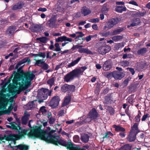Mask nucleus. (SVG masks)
Masks as SVG:
<instances>
[{
	"label": "nucleus",
	"mask_w": 150,
	"mask_h": 150,
	"mask_svg": "<svg viewBox=\"0 0 150 150\" xmlns=\"http://www.w3.org/2000/svg\"><path fill=\"white\" fill-rule=\"evenodd\" d=\"M25 76V81L20 74H16L15 76L13 82L16 86L12 91L15 94H19L22 91L28 88L31 84V81L35 77V75L33 74L28 72L26 73Z\"/></svg>",
	"instance_id": "nucleus-1"
},
{
	"label": "nucleus",
	"mask_w": 150,
	"mask_h": 150,
	"mask_svg": "<svg viewBox=\"0 0 150 150\" xmlns=\"http://www.w3.org/2000/svg\"><path fill=\"white\" fill-rule=\"evenodd\" d=\"M87 69V67L83 66L80 68L74 69L65 76L64 81L68 82L73 80L75 77H79L82 75L84 71Z\"/></svg>",
	"instance_id": "nucleus-2"
},
{
	"label": "nucleus",
	"mask_w": 150,
	"mask_h": 150,
	"mask_svg": "<svg viewBox=\"0 0 150 150\" xmlns=\"http://www.w3.org/2000/svg\"><path fill=\"white\" fill-rule=\"evenodd\" d=\"M11 136V138L8 141V143L11 147L13 149V150H27L28 149V146L23 145L20 144L18 146H15L16 138L12 134H9Z\"/></svg>",
	"instance_id": "nucleus-3"
},
{
	"label": "nucleus",
	"mask_w": 150,
	"mask_h": 150,
	"mask_svg": "<svg viewBox=\"0 0 150 150\" xmlns=\"http://www.w3.org/2000/svg\"><path fill=\"white\" fill-rule=\"evenodd\" d=\"M10 95L8 93L6 94H4L2 93H0L1 99L0 100V109L4 110L6 109L8 101V98Z\"/></svg>",
	"instance_id": "nucleus-4"
},
{
	"label": "nucleus",
	"mask_w": 150,
	"mask_h": 150,
	"mask_svg": "<svg viewBox=\"0 0 150 150\" xmlns=\"http://www.w3.org/2000/svg\"><path fill=\"white\" fill-rule=\"evenodd\" d=\"M47 89L41 88L38 90V102L39 103L44 102V100L48 97Z\"/></svg>",
	"instance_id": "nucleus-5"
},
{
	"label": "nucleus",
	"mask_w": 150,
	"mask_h": 150,
	"mask_svg": "<svg viewBox=\"0 0 150 150\" xmlns=\"http://www.w3.org/2000/svg\"><path fill=\"white\" fill-rule=\"evenodd\" d=\"M118 21V19L117 18H112L109 20L106 23V25L105 27L108 28L110 29L117 24Z\"/></svg>",
	"instance_id": "nucleus-6"
},
{
	"label": "nucleus",
	"mask_w": 150,
	"mask_h": 150,
	"mask_svg": "<svg viewBox=\"0 0 150 150\" xmlns=\"http://www.w3.org/2000/svg\"><path fill=\"white\" fill-rule=\"evenodd\" d=\"M111 47L109 46H100L98 49V52L101 54L103 55L110 50Z\"/></svg>",
	"instance_id": "nucleus-7"
},
{
	"label": "nucleus",
	"mask_w": 150,
	"mask_h": 150,
	"mask_svg": "<svg viewBox=\"0 0 150 150\" xmlns=\"http://www.w3.org/2000/svg\"><path fill=\"white\" fill-rule=\"evenodd\" d=\"M60 100L58 96H54L51 100L50 105L52 108H55L58 105Z\"/></svg>",
	"instance_id": "nucleus-8"
},
{
	"label": "nucleus",
	"mask_w": 150,
	"mask_h": 150,
	"mask_svg": "<svg viewBox=\"0 0 150 150\" xmlns=\"http://www.w3.org/2000/svg\"><path fill=\"white\" fill-rule=\"evenodd\" d=\"M28 135L30 137L35 138L38 137V127L33 126V129L28 132Z\"/></svg>",
	"instance_id": "nucleus-9"
},
{
	"label": "nucleus",
	"mask_w": 150,
	"mask_h": 150,
	"mask_svg": "<svg viewBox=\"0 0 150 150\" xmlns=\"http://www.w3.org/2000/svg\"><path fill=\"white\" fill-rule=\"evenodd\" d=\"M88 114L92 119V120L95 121H96L97 118L99 117V114L96 109L94 108H93L90 111Z\"/></svg>",
	"instance_id": "nucleus-10"
},
{
	"label": "nucleus",
	"mask_w": 150,
	"mask_h": 150,
	"mask_svg": "<svg viewBox=\"0 0 150 150\" xmlns=\"http://www.w3.org/2000/svg\"><path fill=\"white\" fill-rule=\"evenodd\" d=\"M112 62L110 60L106 61L103 64V69L105 71H108L112 67Z\"/></svg>",
	"instance_id": "nucleus-11"
},
{
	"label": "nucleus",
	"mask_w": 150,
	"mask_h": 150,
	"mask_svg": "<svg viewBox=\"0 0 150 150\" xmlns=\"http://www.w3.org/2000/svg\"><path fill=\"white\" fill-rule=\"evenodd\" d=\"M124 76V74L117 71L112 72V76L115 79H121Z\"/></svg>",
	"instance_id": "nucleus-12"
},
{
	"label": "nucleus",
	"mask_w": 150,
	"mask_h": 150,
	"mask_svg": "<svg viewBox=\"0 0 150 150\" xmlns=\"http://www.w3.org/2000/svg\"><path fill=\"white\" fill-rule=\"evenodd\" d=\"M137 134L131 132L127 138V141L130 142H134L136 139Z\"/></svg>",
	"instance_id": "nucleus-13"
},
{
	"label": "nucleus",
	"mask_w": 150,
	"mask_h": 150,
	"mask_svg": "<svg viewBox=\"0 0 150 150\" xmlns=\"http://www.w3.org/2000/svg\"><path fill=\"white\" fill-rule=\"evenodd\" d=\"M16 29V28L15 26H9L6 31V34L8 36L12 35Z\"/></svg>",
	"instance_id": "nucleus-14"
},
{
	"label": "nucleus",
	"mask_w": 150,
	"mask_h": 150,
	"mask_svg": "<svg viewBox=\"0 0 150 150\" xmlns=\"http://www.w3.org/2000/svg\"><path fill=\"white\" fill-rule=\"evenodd\" d=\"M26 62H27L28 64H29L30 62V60L28 57H25L21 61L19 62L16 65V68L18 69L20 66Z\"/></svg>",
	"instance_id": "nucleus-15"
},
{
	"label": "nucleus",
	"mask_w": 150,
	"mask_h": 150,
	"mask_svg": "<svg viewBox=\"0 0 150 150\" xmlns=\"http://www.w3.org/2000/svg\"><path fill=\"white\" fill-rule=\"evenodd\" d=\"M140 22V20L139 18H134L132 20V23L130 25L127 26V28H129L131 26L133 27L139 25Z\"/></svg>",
	"instance_id": "nucleus-16"
},
{
	"label": "nucleus",
	"mask_w": 150,
	"mask_h": 150,
	"mask_svg": "<svg viewBox=\"0 0 150 150\" xmlns=\"http://www.w3.org/2000/svg\"><path fill=\"white\" fill-rule=\"evenodd\" d=\"M81 12L84 16H86L90 13L91 11L88 8L84 6L81 9Z\"/></svg>",
	"instance_id": "nucleus-17"
},
{
	"label": "nucleus",
	"mask_w": 150,
	"mask_h": 150,
	"mask_svg": "<svg viewBox=\"0 0 150 150\" xmlns=\"http://www.w3.org/2000/svg\"><path fill=\"white\" fill-rule=\"evenodd\" d=\"M78 51L81 53H86L87 54H92L93 53L87 48H79Z\"/></svg>",
	"instance_id": "nucleus-18"
},
{
	"label": "nucleus",
	"mask_w": 150,
	"mask_h": 150,
	"mask_svg": "<svg viewBox=\"0 0 150 150\" xmlns=\"http://www.w3.org/2000/svg\"><path fill=\"white\" fill-rule=\"evenodd\" d=\"M34 101L28 103L26 105L24 106V108L27 110L31 109L35 107V105L34 104Z\"/></svg>",
	"instance_id": "nucleus-19"
},
{
	"label": "nucleus",
	"mask_w": 150,
	"mask_h": 150,
	"mask_svg": "<svg viewBox=\"0 0 150 150\" xmlns=\"http://www.w3.org/2000/svg\"><path fill=\"white\" fill-rule=\"evenodd\" d=\"M11 136L9 135H2L0 136V140L3 142H5L6 141H8L11 139Z\"/></svg>",
	"instance_id": "nucleus-20"
},
{
	"label": "nucleus",
	"mask_w": 150,
	"mask_h": 150,
	"mask_svg": "<svg viewBox=\"0 0 150 150\" xmlns=\"http://www.w3.org/2000/svg\"><path fill=\"white\" fill-rule=\"evenodd\" d=\"M89 136L87 134H84L81 136V139L84 143H87L89 140Z\"/></svg>",
	"instance_id": "nucleus-21"
},
{
	"label": "nucleus",
	"mask_w": 150,
	"mask_h": 150,
	"mask_svg": "<svg viewBox=\"0 0 150 150\" xmlns=\"http://www.w3.org/2000/svg\"><path fill=\"white\" fill-rule=\"evenodd\" d=\"M71 100V96L69 95H68L65 98L64 103L62 104V106H64L68 105Z\"/></svg>",
	"instance_id": "nucleus-22"
},
{
	"label": "nucleus",
	"mask_w": 150,
	"mask_h": 150,
	"mask_svg": "<svg viewBox=\"0 0 150 150\" xmlns=\"http://www.w3.org/2000/svg\"><path fill=\"white\" fill-rule=\"evenodd\" d=\"M126 8L125 6H117L115 9V10L118 12L122 13L123 11H125Z\"/></svg>",
	"instance_id": "nucleus-23"
},
{
	"label": "nucleus",
	"mask_w": 150,
	"mask_h": 150,
	"mask_svg": "<svg viewBox=\"0 0 150 150\" xmlns=\"http://www.w3.org/2000/svg\"><path fill=\"white\" fill-rule=\"evenodd\" d=\"M138 124L137 123H135L133 125L131 132L136 133L137 134L139 132L138 129Z\"/></svg>",
	"instance_id": "nucleus-24"
},
{
	"label": "nucleus",
	"mask_w": 150,
	"mask_h": 150,
	"mask_svg": "<svg viewBox=\"0 0 150 150\" xmlns=\"http://www.w3.org/2000/svg\"><path fill=\"white\" fill-rule=\"evenodd\" d=\"M112 100H111L110 97L109 96H106L105 97V100L103 102L104 104H108L111 103Z\"/></svg>",
	"instance_id": "nucleus-25"
},
{
	"label": "nucleus",
	"mask_w": 150,
	"mask_h": 150,
	"mask_svg": "<svg viewBox=\"0 0 150 150\" xmlns=\"http://www.w3.org/2000/svg\"><path fill=\"white\" fill-rule=\"evenodd\" d=\"M45 107L43 106L40 109L38 114H40L41 113L44 115H46L47 110L45 109Z\"/></svg>",
	"instance_id": "nucleus-26"
},
{
	"label": "nucleus",
	"mask_w": 150,
	"mask_h": 150,
	"mask_svg": "<svg viewBox=\"0 0 150 150\" xmlns=\"http://www.w3.org/2000/svg\"><path fill=\"white\" fill-rule=\"evenodd\" d=\"M113 126L115 128V130L116 131L124 132L125 131V129L124 128L120 126L114 125Z\"/></svg>",
	"instance_id": "nucleus-27"
},
{
	"label": "nucleus",
	"mask_w": 150,
	"mask_h": 150,
	"mask_svg": "<svg viewBox=\"0 0 150 150\" xmlns=\"http://www.w3.org/2000/svg\"><path fill=\"white\" fill-rule=\"evenodd\" d=\"M81 58V57H79L76 60L72 61L68 65V67H70L74 66L80 60Z\"/></svg>",
	"instance_id": "nucleus-28"
},
{
	"label": "nucleus",
	"mask_w": 150,
	"mask_h": 150,
	"mask_svg": "<svg viewBox=\"0 0 150 150\" xmlns=\"http://www.w3.org/2000/svg\"><path fill=\"white\" fill-rule=\"evenodd\" d=\"M81 58V57H79L76 60L72 61L68 65V67H70L74 66L80 60Z\"/></svg>",
	"instance_id": "nucleus-29"
},
{
	"label": "nucleus",
	"mask_w": 150,
	"mask_h": 150,
	"mask_svg": "<svg viewBox=\"0 0 150 150\" xmlns=\"http://www.w3.org/2000/svg\"><path fill=\"white\" fill-rule=\"evenodd\" d=\"M30 29L33 32L37 33L38 31V26L37 25L33 24L31 25Z\"/></svg>",
	"instance_id": "nucleus-30"
},
{
	"label": "nucleus",
	"mask_w": 150,
	"mask_h": 150,
	"mask_svg": "<svg viewBox=\"0 0 150 150\" xmlns=\"http://www.w3.org/2000/svg\"><path fill=\"white\" fill-rule=\"evenodd\" d=\"M55 23V21L53 19H50L48 22V24L49 26L52 28H53L54 27Z\"/></svg>",
	"instance_id": "nucleus-31"
},
{
	"label": "nucleus",
	"mask_w": 150,
	"mask_h": 150,
	"mask_svg": "<svg viewBox=\"0 0 150 150\" xmlns=\"http://www.w3.org/2000/svg\"><path fill=\"white\" fill-rule=\"evenodd\" d=\"M146 48H143L138 50L137 53L139 55H143L146 53Z\"/></svg>",
	"instance_id": "nucleus-32"
},
{
	"label": "nucleus",
	"mask_w": 150,
	"mask_h": 150,
	"mask_svg": "<svg viewBox=\"0 0 150 150\" xmlns=\"http://www.w3.org/2000/svg\"><path fill=\"white\" fill-rule=\"evenodd\" d=\"M11 125V129H18L17 127L18 125L15 122H12L10 123Z\"/></svg>",
	"instance_id": "nucleus-33"
},
{
	"label": "nucleus",
	"mask_w": 150,
	"mask_h": 150,
	"mask_svg": "<svg viewBox=\"0 0 150 150\" xmlns=\"http://www.w3.org/2000/svg\"><path fill=\"white\" fill-rule=\"evenodd\" d=\"M107 110L109 112L111 115H112L114 113V110L111 106H108L107 107Z\"/></svg>",
	"instance_id": "nucleus-34"
},
{
	"label": "nucleus",
	"mask_w": 150,
	"mask_h": 150,
	"mask_svg": "<svg viewBox=\"0 0 150 150\" xmlns=\"http://www.w3.org/2000/svg\"><path fill=\"white\" fill-rule=\"evenodd\" d=\"M65 38H66V36H64L62 37H58L56 39L55 41L57 42H62L63 41H65Z\"/></svg>",
	"instance_id": "nucleus-35"
},
{
	"label": "nucleus",
	"mask_w": 150,
	"mask_h": 150,
	"mask_svg": "<svg viewBox=\"0 0 150 150\" xmlns=\"http://www.w3.org/2000/svg\"><path fill=\"white\" fill-rule=\"evenodd\" d=\"M69 85L65 84L63 85L61 88V91L64 92H65L68 91V87Z\"/></svg>",
	"instance_id": "nucleus-36"
},
{
	"label": "nucleus",
	"mask_w": 150,
	"mask_h": 150,
	"mask_svg": "<svg viewBox=\"0 0 150 150\" xmlns=\"http://www.w3.org/2000/svg\"><path fill=\"white\" fill-rule=\"evenodd\" d=\"M38 66L41 67V68L44 70H46L49 68L48 65L45 63H43L42 65H38Z\"/></svg>",
	"instance_id": "nucleus-37"
},
{
	"label": "nucleus",
	"mask_w": 150,
	"mask_h": 150,
	"mask_svg": "<svg viewBox=\"0 0 150 150\" xmlns=\"http://www.w3.org/2000/svg\"><path fill=\"white\" fill-rule=\"evenodd\" d=\"M122 39V37L120 35L115 36L113 37L112 40L115 41H117Z\"/></svg>",
	"instance_id": "nucleus-38"
},
{
	"label": "nucleus",
	"mask_w": 150,
	"mask_h": 150,
	"mask_svg": "<svg viewBox=\"0 0 150 150\" xmlns=\"http://www.w3.org/2000/svg\"><path fill=\"white\" fill-rule=\"evenodd\" d=\"M54 79L53 77L51 79H49L47 81V83L49 84L50 86L51 87L54 84Z\"/></svg>",
	"instance_id": "nucleus-39"
},
{
	"label": "nucleus",
	"mask_w": 150,
	"mask_h": 150,
	"mask_svg": "<svg viewBox=\"0 0 150 150\" xmlns=\"http://www.w3.org/2000/svg\"><path fill=\"white\" fill-rule=\"evenodd\" d=\"M47 40V38L46 37L38 38V40L43 43H46Z\"/></svg>",
	"instance_id": "nucleus-40"
},
{
	"label": "nucleus",
	"mask_w": 150,
	"mask_h": 150,
	"mask_svg": "<svg viewBox=\"0 0 150 150\" xmlns=\"http://www.w3.org/2000/svg\"><path fill=\"white\" fill-rule=\"evenodd\" d=\"M22 7V6L21 4H16L13 6V9L14 10H16L21 9Z\"/></svg>",
	"instance_id": "nucleus-41"
},
{
	"label": "nucleus",
	"mask_w": 150,
	"mask_h": 150,
	"mask_svg": "<svg viewBox=\"0 0 150 150\" xmlns=\"http://www.w3.org/2000/svg\"><path fill=\"white\" fill-rule=\"evenodd\" d=\"M123 30L124 28H120L117 29V30H115L113 31V33L115 35L117 34L120 33Z\"/></svg>",
	"instance_id": "nucleus-42"
},
{
	"label": "nucleus",
	"mask_w": 150,
	"mask_h": 150,
	"mask_svg": "<svg viewBox=\"0 0 150 150\" xmlns=\"http://www.w3.org/2000/svg\"><path fill=\"white\" fill-rule=\"evenodd\" d=\"M75 86L74 85H69L68 91H70L74 92L75 91Z\"/></svg>",
	"instance_id": "nucleus-43"
},
{
	"label": "nucleus",
	"mask_w": 150,
	"mask_h": 150,
	"mask_svg": "<svg viewBox=\"0 0 150 150\" xmlns=\"http://www.w3.org/2000/svg\"><path fill=\"white\" fill-rule=\"evenodd\" d=\"M129 62L128 61H122L121 62V65L122 66L124 67H127L128 66Z\"/></svg>",
	"instance_id": "nucleus-44"
},
{
	"label": "nucleus",
	"mask_w": 150,
	"mask_h": 150,
	"mask_svg": "<svg viewBox=\"0 0 150 150\" xmlns=\"http://www.w3.org/2000/svg\"><path fill=\"white\" fill-rule=\"evenodd\" d=\"M73 140L76 143L79 142L80 141L79 137L78 135H75L73 137Z\"/></svg>",
	"instance_id": "nucleus-45"
},
{
	"label": "nucleus",
	"mask_w": 150,
	"mask_h": 150,
	"mask_svg": "<svg viewBox=\"0 0 150 150\" xmlns=\"http://www.w3.org/2000/svg\"><path fill=\"white\" fill-rule=\"evenodd\" d=\"M110 34V32H104L103 33H100V34L101 36L107 37Z\"/></svg>",
	"instance_id": "nucleus-46"
},
{
	"label": "nucleus",
	"mask_w": 150,
	"mask_h": 150,
	"mask_svg": "<svg viewBox=\"0 0 150 150\" xmlns=\"http://www.w3.org/2000/svg\"><path fill=\"white\" fill-rule=\"evenodd\" d=\"M54 46L56 48L54 50V51H60L61 50V49L60 48L59 44L58 43H56L55 44Z\"/></svg>",
	"instance_id": "nucleus-47"
},
{
	"label": "nucleus",
	"mask_w": 150,
	"mask_h": 150,
	"mask_svg": "<svg viewBox=\"0 0 150 150\" xmlns=\"http://www.w3.org/2000/svg\"><path fill=\"white\" fill-rule=\"evenodd\" d=\"M49 123L50 124H53L54 122L55 121V118L52 117H50V118L49 119Z\"/></svg>",
	"instance_id": "nucleus-48"
},
{
	"label": "nucleus",
	"mask_w": 150,
	"mask_h": 150,
	"mask_svg": "<svg viewBox=\"0 0 150 150\" xmlns=\"http://www.w3.org/2000/svg\"><path fill=\"white\" fill-rule=\"evenodd\" d=\"M104 75L107 77L108 78L112 76V72H106L104 73Z\"/></svg>",
	"instance_id": "nucleus-49"
},
{
	"label": "nucleus",
	"mask_w": 150,
	"mask_h": 150,
	"mask_svg": "<svg viewBox=\"0 0 150 150\" xmlns=\"http://www.w3.org/2000/svg\"><path fill=\"white\" fill-rule=\"evenodd\" d=\"M92 120V119L89 116V115L88 114L86 118L85 119L84 121L85 122H91Z\"/></svg>",
	"instance_id": "nucleus-50"
},
{
	"label": "nucleus",
	"mask_w": 150,
	"mask_h": 150,
	"mask_svg": "<svg viewBox=\"0 0 150 150\" xmlns=\"http://www.w3.org/2000/svg\"><path fill=\"white\" fill-rule=\"evenodd\" d=\"M28 119L25 118V117H23L22 119V123L24 125L26 124Z\"/></svg>",
	"instance_id": "nucleus-51"
},
{
	"label": "nucleus",
	"mask_w": 150,
	"mask_h": 150,
	"mask_svg": "<svg viewBox=\"0 0 150 150\" xmlns=\"http://www.w3.org/2000/svg\"><path fill=\"white\" fill-rule=\"evenodd\" d=\"M99 20L98 18H93L91 19L89 21L93 23H96L98 22L99 21Z\"/></svg>",
	"instance_id": "nucleus-52"
},
{
	"label": "nucleus",
	"mask_w": 150,
	"mask_h": 150,
	"mask_svg": "<svg viewBox=\"0 0 150 150\" xmlns=\"http://www.w3.org/2000/svg\"><path fill=\"white\" fill-rule=\"evenodd\" d=\"M38 56L42 57L43 58H45L46 57L45 53V52H39L38 53Z\"/></svg>",
	"instance_id": "nucleus-53"
},
{
	"label": "nucleus",
	"mask_w": 150,
	"mask_h": 150,
	"mask_svg": "<svg viewBox=\"0 0 150 150\" xmlns=\"http://www.w3.org/2000/svg\"><path fill=\"white\" fill-rule=\"evenodd\" d=\"M52 53V52H47V54L46 57L47 58H50L51 59L52 58V56H51L50 55L51 54V53Z\"/></svg>",
	"instance_id": "nucleus-54"
},
{
	"label": "nucleus",
	"mask_w": 150,
	"mask_h": 150,
	"mask_svg": "<svg viewBox=\"0 0 150 150\" xmlns=\"http://www.w3.org/2000/svg\"><path fill=\"white\" fill-rule=\"evenodd\" d=\"M13 107L11 106L9 107L8 110H6L5 111V112L4 113L5 114H8L9 113L11 110L13 109Z\"/></svg>",
	"instance_id": "nucleus-55"
},
{
	"label": "nucleus",
	"mask_w": 150,
	"mask_h": 150,
	"mask_svg": "<svg viewBox=\"0 0 150 150\" xmlns=\"http://www.w3.org/2000/svg\"><path fill=\"white\" fill-rule=\"evenodd\" d=\"M140 116L139 114H138V115L135 118V121L137 122H139L140 121Z\"/></svg>",
	"instance_id": "nucleus-56"
},
{
	"label": "nucleus",
	"mask_w": 150,
	"mask_h": 150,
	"mask_svg": "<svg viewBox=\"0 0 150 150\" xmlns=\"http://www.w3.org/2000/svg\"><path fill=\"white\" fill-rule=\"evenodd\" d=\"M81 35H79L77 36L75 38V40L76 41H77V40L79 38H82L84 36V34H83L82 33H80Z\"/></svg>",
	"instance_id": "nucleus-57"
},
{
	"label": "nucleus",
	"mask_w": 150,
	"mask_h": 150,
	"mask_svg": "<svg viewBox=\"0 0 150 150\" xmlns=\"http://www.w3.org/2000/svg\"><path fill=\"white\" fill-rule=\"evenodd\" d=\"M131 146L129 145H126L125 146L124 150H131Z\"/></svg>",
	"instance_id": "nucleus-58"
},
{
	"label": "nucleus",
	"mask_w": 150,
	"mask_h": 150,
	"mask_svg": "<svg viewBox=\"0 0 150 150\" xmlns=\"http://www.w3.org/2000/svg\"><path fill=\"white\" fill-rule=\"evenodd\" d=\"M93 36H92L91 35H89L88 36L86 37L85 38V39L86 40V41L87 42H89L90 41L92 38H93Z\"/></svg>",
	"instance_id": "nucleus-59"
},
{
	"label": "nucleus",
	"mask_w": 150,
	"mask_h": 150,
	"mask_svg": "<svg viewBox=\"0 0 150 150\" xmlns=\"http://www.w3.org/2000/svg\"><path fill=\"white\" fill-rule=\"evenodd\" d=\"M45 61L43 59L38 60V65L39 64L42 65L43 63H45Z\"/></svg>",
	"instance_id": "nucleus-60"
},
{
	"label": "nucleus",
	"mask_w": 150,
	"mask_h": 150,
	"mask_svg": "<svg viewBox=\"0 0 150 150\" xmlns=\"http://www.w3.org/2000/svg\"><path fill=\"white\" fill-rule=\"evenodd\" d=\"M129 3L130 4H132V5H135L136 6H138V4L137 3V2L136 1H129Z\"/></svg>",
	"instance_id": "nucleus-61"
},
{
	"label": "nucleus",
	"mask_w": 150,
	"mask_h": 150,
	"mask_svg": "<svg viewBox=\"0 0 150 150\" xmlns=\"http://www.w3.org/2000/svg\"><path fill=\"white\" fill-rule=\"evenodd\" d=\"M149 115V114H146V115H143L142 119V121L145 120L146 118L148 117Z\"/></svg>",
	"instance_id": "nucleus-62"
},
{
	"label": "nucleus",
	"mask_w": 150,
	"mask_h": 150,
	"mask_svg": "<svg viewBox=\"0 0 150 150\" xmlns=\"http://www.w3.org/2000/svg\"><path fill=\"white\" fill-rule=\"evenodd\" d=\"M30 115L27 112H25L24 113V115L23 117H25L29 119V117L30 116Z\"/></svg>",
	"instance_id": "nucleus-63"
},
{
	"label": "nucleus",
	"mask_w": 150,
	"mask_h": 150,
	"mask_svg": "<svg viewBox=\"0 0 150 150\" xmlns=\"http://www.w3.org/2000/svg\"><path fill=\"white\" fill-rule=\"evenodd\" d=\"M47 11V9L45 8H40L38 9V11H42V12H45Z\"/></svg>",
	"instance_id": "nucleus-64"
}]
</instances>
